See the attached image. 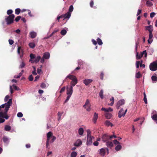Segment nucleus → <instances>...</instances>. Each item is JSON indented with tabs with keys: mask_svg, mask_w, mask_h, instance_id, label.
<instances>
[{
	"mask_svg": "<svg viewBox=\"0 0 157 157\" xmlns=\"http://www.w3.org/2000/svg\"><path fill=\"white\" fill-rule=\"evenodd\" d=\"M142 54H141L138 55V52L136 53V59H140L142 57Z\"/></svg>",
	"mask_w": 157,
	"mask_h": 157,
	"instance_id": "nucleus-33",
	"label": "nucleus"
},
{
	"mask_svg": "<svg viewBox=\"0 0 157 157\" xmlns=\"http://www.w3.org/2000/svg\"><path fill=\"white\" fill-rule=\"evenodd\" d=\"M21 12V10L19 8L16 9L15 10V13L17 15L19 14Z\"/></svg>",
	"mask_w": 157,
	"mask_h": 157,
	"instance_id": "nucleus-40",
	"label": "nucleus"
},
{
	"mask_svg": "<svg viewBox=\"0 0 157 157\" xmlns=\"http://www.w3.org/2000/svg\"><path fill=\"white\" fill-rule=\"evenodd\" d=\"M21 18V17L20 16H18L16 18L15 20L16 21L18 22Z\"/></svg>",
	"mask_w": 157,
	"mask_h": 157,
	"instance_id": "nucleus-53",
	"label": "nucleus"
},
{
	"mask_svg": "<svg viewBox=\"0 0 157 157\" xmlns=\"http://www.w3.org/2000/svg\"><path fill=\"white\" fill-rule=\"evenodd\" d=\"M105 125L107 127L113 126V124L111 123L109 121L107 120L105 121Z\"/></svg>",
	"mask_w": 157,
	"mask_h": 157,
	"instance_id": "nucleus-27",
	"label": "nucleus"
},
{
	"mask_svg": "<svg viewBox=\"0 0 157 157\" xmlns=\"http://www.w3.org/2000/svg\"><path fill=\"white\" fill-rule=\"evenodd\" d=\"M78 81H76L74 82H71V86L72 87V88L73 86H74L77 83Z\"/></svg>",
	"mask_w": 157,
	"mask_h": 157,
	"instance_id": "nucleus-38",
	"label": "nucleus"
},
{
	"mask_svg": "<svg viewBox=\"0 0 157 157\" xmlns=\"http://www.w3.org/2000/svg\"><path fill=\"white\" fill-rule=\"evenodd\" d=\"M144 102L145 104L147 103V100L146 98V96L145 93H144Z\"/></svg>",
	"mask_w": 157,
	"mask_h": 157,
	"instance_id": "nucleus-48",
	"label": "nucleus"
},
{
	"mask_svg": "<svg viewBox=\"0 0 157 157\" xmlns=\"http://www.w3.org/2000/svg\"><path fill=\"white\" fill-rule=\"evenodd\" d=\"M152 114H153L151 117L152 119L154 121H157V114H156V111H153L152 113Z\"/></svg>",
	"mask_w": 157,
	"mask_h": 157,
	"instance_id": "nucleus-14",
	"label": "nucleus"
},
{
	"mask_svg": "<svg viewBox=\"0 0 157 157\" xmlns=\"http://www.w3.org/2000/svg\"><path fill=\"white\" fill-rule=\"evenodd\" d=\"M29 45L30 48H34L35 46V44L33 42H31L29 43Z\"/></svg>",
	"mask_w": 157,
	"mask_h": 157,
	"instance_id": "nucleus-35",
	"label": "nucleus"
},
{
	"mask_svg": "<svg viewBox=\"0 0 157 157\" xmlns=\"http://www.w3.org/2000/svg\"><path fill=\"white\" fill-rule=\"evenodd\" d=\"M97 41L99 45H101L102 44V42L100 38H98L97 39Z\"/></svg>",
	"mask_w": 157,
	"mask_h": 157,
	"instance_id": "nucleus-39",
	"label": "nucleus"
},
{
	"mask_svg": "<svg viewBox=\"0 0 157 157\" xmlns=\"http://www.w3.org/2000/svg\"><path fill=\"white\" fill-rule=\"evenodd\" d=\"M142 76L140 72H138L136 74V78H139L140 77Z\"/></svg>",
	"mask_w": 157,
	"mask_h": 157,
	"instance_id": "nucleus-42",
	"label": "nucleus"
},
{
	"mask_svg": "<svg viewBox=\"0 0 157 157\" xmlns=\"http://www.w3.org/2000/svg\"><path fill=\"white\" fill-rule=\"evenodd\" d=\"M11 127L9 125H6L5 126V130L6 131H10L11 129Z\"/></svg>",
	"mask_w": 157,
	"mask_h": 157,
	"instance_id": "nucleus-34",
	"label": "nucleus"
},
{
	"mask_svg": "<svg viewBox=\"0 0 157 157\" xmlns=\"http://www.w3.org/2000/svg\"><path fill=\"white\" fill-rule=\"evenodd\" d=\"M30 59L29 60V62H31L32 63H33V59H34L35 57V56L34 54H31L30 55Z\"/></svg>",
	"mask_w": 157,
	"mask_h": 157,
	"instance_id": "nucleus-28",
	"label": "nucleus"
},
{
	"mask_svg": "<svg viewBox=\"0 0 157 157\" xmlns=\"http://www.w3.org/2000/svg\"><path fill=\"white\" fill-rule=\"evenodd\" d=\"M25 66V63L24 62H22L20 66V68H23Z\"/></svg>",
	"mask_w": 157,
	"mask_h": 157,
	"instance_id": "nucleus-49",
	"label": "nucleus"
},
{
	"mask_svg": "<svg viewBox=\"0 0 157 157\" xmlns=\"http://www.w3.org/2000/svg\"><path fill=\"white\" fill-rule=\"evenodd\" d=\"M77 155V153L75 151H72L71 154V157H76Z\"/></svg>",
	"mask_w": 157,
	"mask_h": 157,
	"instance_id": "nucleus-36",
	"label": "nucleus"
},
{
	"mask_svg": "<svg viewBox=\"0 0 157 157\" xmlns=\"http://www.w3.org/2000/svg\"><path fill=\"white\" fill-rule=\"evenodd\" d=\"M66 78H69L70 79H71L72 80L71 82H74L75 81H78V80L77 78H76V77L74 75H68Z\"/></svg>",
	"mask_w": 157,
	"mask_h": 157,
	"instance_id": "nucleus-16",
	"label": "nucleus"
},
{
	"mask_svg": "<svg viewBox=\"0 0 157 157\" xmlns=\"http://www.w3.org/2000/svg\"><path fill=\"white\" fill-rule=\"evenodd\" d=\"M71 13L69 12H68L67 13H66L64 14V20L65 19H66V18L69 19L71 17Z\"/></svg>",
	"mask_w": 157,
	"mask_h": 157,
	"instance_id": "nucleus-30",
	"label": "nucleus"
},
{
	"mask_svg": "<svg viewBox=\"0 0 157 157\" xmlns=\"http://www.w3.org/2000/svg\"><path fill=\"white\" fill-rule=\"evenodd\" d=\"M94 3L93 0H91L90 3V6L91 7H93Z\"/></svg>",
	"mask_w": 157,
	"mask_h": 157,
	"instance_id": "nucleus-64",
	"label": "nucleus"
},
{
	"mask_svg": "<svg viewBox=\"0 0 157 157\" xmlns=\"http://www.w3.org/2000/svg\"><path fill=\"white\" fill-rule=\"evenodd\" d=\"M13 11L11 10H9L7 11V13L8 15H10L12 13Z\"/></svg>",
	"mask_w": 157,
	"mask_h": 157,
	"instance_id": "nucleus-51",
	"label": "nucleus"
},
{
	"mask_svg": "<svg viewBox=\"0 0 157 157\" xmlns=\"http://www.w3.org/2000/svg\"><path fill=\"white\" fill-rule=\"evenodd\" d=\"M50 58V54L48 52H46L43 54V56L40 60V62L43 63L44 59H48Z\"/></svg>",
	"mask_w": 157,
	"mask_h": 157,
	"instance_id": "nucleus-6",
	"label": "nucleus"
},
{
	"mask_svg": "<svg viewBox=\"0 0 157 157\" xmlns=\"http://www.w3.org/2000/svg\"><path fill=\"white\" fill-rule=\"evenodd\" d=\"M98 114L96 113H94V117L93 118V121L94 124H95L96 123L97 120L98 118Z\"/></svg>",
	"mask_w": 157,
	"mask_h": 157,
	"instance_id": "nucleus-21",
	"label": "nucleus"
},
{
	"mask_svg": "<svg viewBox=\"0 0 157 157\" xmlns=\"http://www.w3.org/2000/svg\"><path fill=\"white\" fill-rule=\"evenodd\" d=\"M140 62L139 61H137L136 62V68H138L140 65Z\"/></svg>",
	"mask_w": 157,
	"mask_h": 157,
	"instance_id": "nucleus-47",
	"label": "nucleus"
},
{
	"mask_svg": "<svg viewBox=\"0 0 157 157\" xmlns=\"http://www.w3.org/2000/svg\"><path fill=\"white\" fill-rule=\"evenodd\" d=\"M107 152V154H109V150L107 148H101L99 150V154L101 156H104L106 153V151Z\"/></svg>",
	"mask_w": 157,
	"mask_h": 157,
	"instance_id": "nucleus-9",
	"label": "nucleus"
},
{
	"mask_svg": "<svg viewBox=\"0 0 157 157\" xmlns=\"http://www.w3.org/2000/svg\"><path fill=\"white\" fill-rule=\"evenodd\" d=\"M33 77L32 75H29V79L30 81H32L33 80Z\"/></svg>",
	"mask_w": 157,
	"mask_h": 157,
	"instance_id": "nucleus-54",
	"label": "nucleus"
},
{
	"mask_svg": "<svg viewBox=\"0 0 157 157\" xmlns=\"http://www.w3.org/2000/svg\"><path fill=\"white\" fill-rule=\"evenodd\" d=\"M41 59V57L40 56H38L36 57H35L34 58V60H33V63H37Z\"/></svg>",
	"mask_w": 157,
	"mask_h": 157,
	"instance_id": "nucleus-31",
	"label": "nucleus"
},
{
	"mask_svg": "<svg viewBox=\"0 0 157 157\" xmlns=\"http://www.w3.org/2000/svg\"><path fill=\"white\" fill-rule=\"evenodd\" d=\"M93 144L95 146H98L99 144L98 142L97 141H94L93 143Z\"/></svg>",
	"mask_w": 157,
	"mask_h": 157,
	"instance_id": "nucleus-60",
	"label": "nucleus"
},
{
	"mask_svg": "<svg viewBox=\"0 0 157 157\" xmlns=\"http://www.w3.org/2000/svg\"><path fill=\"white\" fill-rule=\"evenodd\" d=\"M141 54H142V56L143 55H144L145 57H146L147 56V53L146 50L143 51Z\"/></svg>",
	"mask_w": 157,
	"mask_h": 157,
	"instance_id": "nucleus-56",
	"label": "nucleus"
},
{
	"mask_svg": "<svg viewBox=\"0 0 157 157\" xmlns=\"http://www.w3.org/2000/svg\"><path fill=\"white\" fill-rule=\"evenodd\" d=\"M12 103V100L11 99H9L8 102L2 105H0V112L2 111L3 110V109L5 107L6 108L7 105H11Z\"/></svg>",
	"mask_w": 157,
	"mask_h": 157,
	"instance_id": "nucleus-8",
	"label": "nucleus"
},
{
	"mask_svg": "<svg viewBox=\"0 0 157 157\" xmlns=\"http://www.w3.org/2000/svg\"><path fill=\"white\" fill-rule=\"evenodd\" d=\"M109 138V136L108 135L106 134L104 135L102 137V140L104 142H107Z\"/></svg>",
	"mask_w": 157,
	"mask_h": 157,
	"instance_id": "nucleus-18",
	"label": "nucleus"
},
{
	"mask_svg": "<svg viewBox=\"0 0 157 157\" xmlns=\"http://www.w3.org/2000/svg\"><path fill=\"white\" fill-rule=\"evenodd\" d=\"M53 136L52 133L51 132H49L47 134V139L46 141V147L47 148L49 145V142L50 140V138L52 137Z\"/></svg>",
	"mask_w": 157,
	"mask_h": 157,
	"instance_id": "nucleus-11",
	"label": "nucleus"
},
{
	"mask_svg": "<svg viewBox=\"0 0 157 157\" xmlns=\"http://www.w3.org/2000/svg\"><path fill=\"white\" fill-rule=\"evenodd\" d=\"M110 101L111 102V103L108 104V105L110 106H113L114 103V98L113 97H112L110 99Z\"/></svg>",
	"mask_w": 157,
	"mask_h": 157,
	"instance_id": "nucleus-32",
	"label": "nucleus"
},
{
	"mask_svg": "<svg viewBox=\"0 0 157 157\" xmlns=\"http://www.w3.org/2000/svg\"><path fill=\"white\" fill-rule=\"evenodd\" d=\"M9 42L10 45H12L13 44V41L11 39L9 40Z\"/></svg>",
	"mask_w": 157,
	"mask_h": 157,
	"instance_id": "nucleus-58",
	"label": "nucleus"
},
{
	"mask_svg": "<svg viewBox=\"0 0 157 157\" xmlns=\"http://www.w3.org/2000/svg\"><path fill=\"white\" fill-rule=\"evenodd\" d=\"M17 117H21L23 116V114L21 112H19L17 114Z\"/></svg>",
	"mask_w": 157,
	"mask_h": 157,
	"instance_id": "nucleus-50",
	"label": "nucleus"
},
{
	"mask_svg": "<svg viewBox=\"0 0 157 157\" xmlns=\"http://www.w3.org/2000/svg\"><path fill=\"white\" fill-rule=\"evenodd\" d=\"M101 110L102 111H104L105 113H109V112H112L113 111V109L110 107H109L108 108H105L102 107L101 109Z\"/></svg>",
	"mask_w": 157,
	"mask_h": 157,
	"instance_id": "nucleus-17",
	"label": "nucleus"
},
{
	"mask_svg": "<svg viewBox=\"0 0 157 157\" xmlns=\"http://www.w3.org/2000/svg\"><path fill=\"white\" fill-rule=\"evenodd\" d=\"M155 15V13L152 12L150 14V17L151 18H152L154 17Z\"/></svg>",
	"mask_w": 157,
	"mask_h": 157,
	"instance_id": "nucleus-55",
	"label": "nucleus"
},
{
	"mask_svg": "<svg viewBox=\"0 0 157 157\" xmlns=\"http://www.w3.org/2000/svg\"><path fill=\"white\" fill-rule=\"evenodd\" d=\"M36 33L34 31H32L29 33V36L31 38H34L36 37Z\"/></svg>",
	"mask_w": 157,
	"mask_h": 157,
	"instance_id": "nucleus-22",
	"label": "nucleus"
},
{
	"mask_svg": "<svg viewBox=\"0 0 157 157\" xmlns=\"http://www.w3.org/2000/svg\"><path fill=\"white\" fill-rule=\"evenodd\" d=\"M3 140L4 143H7L8 142V139L6 137H4L3 138Z\"/></svg>",
	"mask_w": 157,
	"mask_h": 157,
	"instance_id": "nucleus-57",
	"label": "nucleus"
},
{
	"mask_svg": "<svg viewBox=\"0 0 157 157\" xmlns=\"http://www.w3.org/2000/svg\"><path fill=\"white\" fill-rule=\"evenodd\" d=\"M37 72L38 74H40L41 72V68H37Z\"/></svg>",
	"mask_w": 157,
	"mask_h": 157,
	"instance_id": "nucleus-59",
	"label": "nucleus"
},
{
	"mask_svg": "<svg viewBox=\"0 0 157 157\" xmlns=\"http://www.w3.org/2000/svg\"><path fill=\"white\" fill-rule=\"evenodd\" d=\"M40 87L44 89L46 87V85L45 83H41L40 85Z\"/></svg>",
	"mask_w": 157,
	"mask_h": 157,
	"instance_id": "nucleus-46",
	"label": "nucleus"
},
{
	"mask_svg": "<svg viewBox=\"0 0 157 157\" xmlns=\"http://www.w3.org/2000/svg\"><path fill=\"white\" fill-rule=\"evenodd\" d=\"M12 86L15 90H19V88L15 84H13L12 85Z\"/></svg>",
	"mask_w": 157,
	"mask_h": 157,
	"instance_id": "nucleus-63",
	"label": "nucleus"
},
{
	"mask_svg": "<svg viewBox=\"0 0 157 157\" xmlns=\"http://www.w3.org/2000/svg\"><path fill=\"white\" fill-rule=\"evenodd\" d=\"M105 115L106 118L107 119H110L113 116L112 114L109 113H106Z\"/></svg>",
	"mask_w": 157,
	"mask_h": 157,
	"instance_id": "nucleus-24",
	"label": "nucleus"
},
{
	"mask_svg": "<svg viewBox=\"0 0 157 157\" xmlns=\"http://www.w3.org/2000/svg\"><path fill=\"white\" fill-rule=\"evenodd\" d=\"M125 103L124 100L122 99L119 100L117 103L116 106L117 109H119L120 107L122 105H124Z\"/></svg>",
	"mask_w": 157,
	"mask_h": 157,
	"instance_id": "nucleus-10",
	"label": "nucleus"
},
{
	"mask_svg": "<svg viewBox=\"0 0 157 157\" xmlns=\"http://www.w3.org/2000/svg\"><path fill=\"white\" fill-rule=\"evenodd\" d=\"M17 52L18 54L20 56L21 58L23 56V49L21 48V47H19L18 48Z\"/></svg>",
	"mask_w": 157,
	"mask_h": 157,
	"instance_id": "nucleus-15",
	"label": "nucleus"
},
{
	"mask_svg": "<svg viewBox=\"0 0 157 157\" xmlns=\"http://www.w3.org/2000/svg\"><path fill=\"white\" fill-rule=\"evenodd\" d=\"M84 130L82 128H80L78 129V133L79 135L82 136L83 135Z\"/></svg>",
	"mask_w": 157,
	"mask_h": 157,
	"instance_id": "nucleus-26",
	"label": "nucleus"
},
{
	"mask_svg": "<svg viewBox=\"0 0 157 157\" xmlns=\"http://www.w3.org/2000/svg\"><path fill=\"white\" fill-rule=\"evenodd\" d=\"M106 145L108 147H111L113 146V143L111 141H107L106 143Z\"/></svg>",
	"mask_w": 157,
	"mask_h": 157,
	"instance_id": "nucleus-29",
	"label": "nucleus"
},
{
	"mask_svg": "<svg viewBox=\"0 0 157 157\" xmlns=\"http://www.w3.org/2000/svg\"><path fill=\"white\" fill-rule=\"evenodd\" d=\"M92 81V80L91 79H85L83 80V83L86 85L87 86Z\"/></svg>",
	"mask_w": 157,
	"mask_h": 157,
	"instance_id": "nucleus-25",
	"label": "nucleus"
},
{
	"mask_svg": "<svg viewBox=\"0 0 157 157\" xmlns=\"http://www.w3.org/2000/svg\"><path fill=\"white\" fill-rule=\"evenodd\" d=\"M65 86L63 87V88H61V89L60 90V92H59L60 93H62L63 92H64L65 91Z\"/></svg>",
	"mask_w": 157,
	"mask_h": 157,
	"instance_id": "nucleus-62",
	"label": "nucleus"
},
{
	"mask_svg": "<svg viewBox=\"0 0 157 157\" xmlns=\"http://www.w3.org/2000/svg\"><path fill=\"white\" fill-rule=\"evenodd\" d=\"M145 28H146V29L149 32V33H152V32L153 31V29L151 25L148 26H146Z\"/></svg>",
	"mask_w": 157,
	"mask_h": 157,
	"instance_id": "nucleus-23",
	"label": "nucleus"
},
{
	"mask_svg": "<svg viewBox=\"0 0 157 157\" xmlns=\"http://www.w3.org/2000/svg\"><path fill=\"white\" fill-rule=\"evenodd\" d=\"M9 98H10V96L9 95H6L5 97L4 98V101L5 102H6L7 101L9 100Z\"/></svg>",
	"mask_w": 157,
	"mask_h": 157,
	"instance_id": "nucleus-52",
	"label": "nucleus"
},
{
	"mask_svg": "<svg viewBox=\"0 0 157 157\" xmlns=\"http://www.w3.org/2000/svg\"><path fill=\"white\" fill-rule=\"evenodd\" d=\"M127 111V109H126L124 112L123 108L121 109L119 111L118 117L119 118H121L122 117H124L125 116L126 113Z\"/></svg>",
	"mask_w": 157,
	"mask_h": 157,
	"instance_id": "nucleus-12",
	"label": "nucleus"
},
{
	"mask_svg": "<svg viewBox=\"0 0 157 157\" xmlns=\"http://www.w3.org/2000/svg\"><path fill=\"white\" fill-rule=\"evenodd\" d=\"M150 70L152 71H155L157 70V60L151 64L149 65Z\"/></svg>",
	"mask_w": 157,
	"mask_h": 157,
	"instance_id": "nucleus-5",
	"label": "nucleus"
},
{
	"mask_svg": "<svg viewBox=\"0 0 157 157\" xmlns=\"http://www.w3.org/2000/svg\"><path fill=\"white\" fill-rule=\"evenodd\" d=\"M67 30L65 29L62 30L61 32L60 33L62 35H65L67 33Z\"/></svg>",
	"mask_w": 157,
	"mask_h": 157,
	"instance_id": "nucleus-37",
	"label": "nucleus"
},
{
	"mask_svg": "<svg viewBox=\"0 0 157 157\" xmlns=\"http://www.w3.org/2000/svg\"><path fill=\"white\" fill-rule=\"evenodd\" d=\"M68 95V96H67V98L65 101V102L69 100V99L70 98V97L71 96V95Z\"/></svg>",
	"mask_w": 157,
	"mask_h": 157,
	"instance_id": "nucleus-61",
	"label": "nucleus"
},
{
	"mask_svg": "<svg viewBox=\"0 0 157 157\" xmlns=\"http://www.w3.org/2000/svg\"><path fill=\"white\" fill-rule=\"evenodd\" d=\"M73 92V88L72 87H70L69 88L68 86L67 87V94L71 95Z\"/></svg>",
	"mask_w": 157,
	"mask_h": 157,
	"instance_id": "nucleus-13",
	"label": "nucleus"
},
{
	"mask_svg": "<svg viewBox=\"0 0 157 157\" xmlns=\"http://www.w3.org/2000/svg\"><path fill=\"white\" fill-rule=\"evenodd\" d=\"M146 5L148 6H150L153 5L152 3L149 1H147L146 2Z\"/></svg>",
	"mask_w": 157,
	"mask_h": 157,
	"instance_id": "nucleus-45",
	"label": "nucleus"
},
{
	"mask_svg": "<svg viewBox=\"0 0 157 157\" xmlns=\"http://www.w3.org/2000/svg\"><path fill=\"white\" fill-rule=\"evenodd\" d=\"M151 79L152 81L156 82L157 81V77L155 76H152Z\"/></svg>",
	"mask_w": 157,
	"mask_h": 157,
	"instance_id": "nucleus-44",
	"label": "nucleus"
},
{
	"mask_svg": "<svg viewBox=\"0 0 157 157\" xmlns=\"http://www.w3.org/2000/svg\"><path fill=\"white\" fill-rule=\"evenodd\" d=\"M91 106L90 100L87 99L83 107L86 109L87 111L89 112L91 110Z\"/></svg>",
	"mask_w": 157,
	"mask_h": 157,
	"instance_id": "nucleus-4",
	"label": "nucleus"
},
{
	"mask_svg": "<svg viewBox=\"0 0 157 157\" xmlns=\"http://www.w3.org/2000/svg\"><path fill=\"white\" fill-rule=\"evenodd\" d=\"M14 17V15L11 14L6 18L5 20L7 25L10 24L13 22Z\"/></svg>",
	"mask_w": 157,
	"mask_h": 157,
	"instance_id": "nucleus-3",
	"label": "nucleus"
},
{
	"mask_svg": "<svg viewBox=\"0 0 157 157\" xmlns=\"http://www.w3.org/2000/svg\"><path fill=\"white\" fill-rule=\"evenodd\" d=\"M82 142L81 140L78 139L75 142L74 144V145L75 146L78 147L82 145Z\"/></svg>",
	"mask_w": 157,
	"mask_h": 157,
	"instance_id": "nucleus-19",
	"label": "nucleus"
},
{
	"mask_svg": "<svg viewBox=\"0 0 157 157\" xmlns=\"http://www.w3.org/2000/svg\"><path fill=\"white\" fill-rule=\"evenodd\" d=\"M103 90H101L100 91L99 93V96H100V97H101V99H103L104 98L103 96Z\"/></svg>",
	"mask_w": 157,
	"mask_h": 157,
	"instance_id": "nucleus-41",
	"label": "nucleus"
},
{
	"mask_svg": "<svg viewBox=\"0 0 157 157\" xmlns=\"http://www.w3.org/2000/svg\"><path fill=\"white\" fill-rule=\"evenodd\" d=\"M11 105H7L6 108L5 109V112H0V117L5 118L6 120L8 119L9 118V116L7 114L8 111Z\"/></svg>",
	"mask_w": 157,
	"mask_h": 157,
	"instance_id": "nucleus-1",
	"label": "nucleus"
},
{
	"mask_svg": "<svg viewBox=\"0 0 157 157\" xmlns=\"http://www.w3.org/2000/svg\"><path fill=\"white\" fill-rule=\"evenodd\" d=\"M87 141L86 145L90 146L93 143L92 140L94 139V137L91 136V133L89 130L87 131Z\"/></svg>",
	"mask_w": 157,
	"mask_h": 157,
	"instance_id": "nucleus-2",
	"label": "nucleus"
},
{
	"mask_svg": "<svg viewBox=\"0 0 157 157\" xmlns=\"http://www.w3.org/2000/svg\"><path fill=\"white\" fill-rule=\"evenodd\" d=\"M114 144L115 145H117L115 147V149L117 151H120L122 148V146L120 144V142L118 141L117 140H115L113 141Z\"/></svg>",
	"mask_w": 157,
	"mask_h": 157,
	"instance_id": "nucleus-7",
	"label": "nucleus"
},
{
	"mask_svg": "<svg viewBox=\"0 0 157 157\" xmlns=\"http://www.w3.org/2000/svg\"><path fill=\"white\" fill-rule=\"evenodd\" d=\"M153 36L152 33H149V38L147 40L149 44H151L153 41Z\"/></svg>",
	"mask_w": 157,
	"mask_h": 157,
	"instance_id": "nucleus-20",
	"label": "nucleus"
},
{
	"mask_svg": "<svg viewBox=\"0 0 157 157\" xmlns=\"http://www.w3.org/2000/svg\"><path fill=\"white\" fill-rule=\"evenodd\" d=\"M73 6H70L69 9V11L68 12H70L71 13L73 11Z\"/></svg>",
	"mask_w": 157,
	"mask_h": 157,
	"instance_id": "nucleus-43",
	"label": "nucleus"
}]
</instances>
